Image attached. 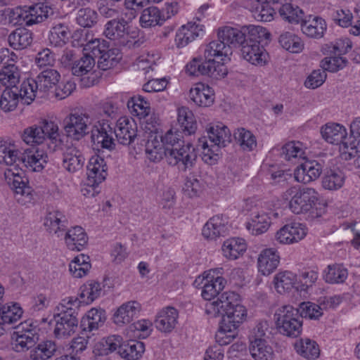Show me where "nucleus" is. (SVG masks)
Wrapping results in <instances>:
<instances>
[{
  "label": "nucleus",
  "mask_w": 360,
  "mask_h": 360,
  "mask_svg": "<svg viewBox=\"0 0 360 360\" xmlns=\"http://www.w3.org/2000/svg\"><path fill=\"white\" fill-rule=\"evenodd\" d=\"M113 134L120 144L129 146L137 136L136 123L132 119L121 117L114 128L108 121H103L92 129L91 141L94 144L100 145L102 148L112 150L115 147Z\"/></svg>",
  "instance_id": "f257e3e1"
},
{
  "label": "nucleus",
  "mask_w": 360,
  "mask_h": 360,
  "mask_svg": "<svg viewBox=\"0 0 360 360\" xmlns=\"http://www.w3.org/2000/svg\"><path fill=\"white\" fill-rule=\"evenodd\" d=\"M205 312L213 318L221 316V322L237 328L247 316L245 307L240 304V295L232 291L225 292L217 300L207 303Z\"/></svg>",
  "instance_id": "f03ea898"
},
{
  "label": "nucleus",
  "mask_w": 360,
  "mask_h": 360,
  "mask_svg": "<svg viewBox=\"0 0 360 360\" xmlns=\"http://www.w3.org/2000/svg\"><path fill=\"white\" fill-rule=\"evenodd\" d=\"M207 136L198 139L197 147L202 150V160L210 165L217 161L221 148L231 142L229 129L221 122L210 123L206 127Z\"/></svg>",
  "instance_id": "7ed1b4c3"
},
{
  "label": "nucleus",
  "mask_w": 360,
  "mask_h": 360,
  "mask_svg": "<svg viewBox=\"0 0 360 360\" xmlns=\"http://www.w3.org/2000/svg\"><path fill=\"white\" fill-rule=\"evenodd\" d=\"M79 301L77 297L62 300L58 307L59 313L54 315L56 326L53 334L57 338H65L73 335L78 328Z\"/></svg>",
  "instance_id": "20e7f679"
},
{
  "label": "nucleus",
  "mask_w": 360,
  "mask_h": 360,
  "mask_svg": "<svg viewBox=\"0 0 360 360\" xmlns=\"http://www.w3.org/2000/svg\"><path fill=\"white\" fill-rule=\"evenodd\" d=\"M256 25H249L239 30L236 27L225 26L219 28L217 33L218 39L209 43L210 52H214L216 55L222 56L226 60H230L229 56L232 54L233 48L241 47L243 42L247 39L251 27Z\"/></svg>",
  "instance_id": "39448f33"
},
{
  "label": "nucleus",
  "mask_w": 360,
  "mask_h": 360,
  "mask_svg": "<svg viewBox=\"0 0 360 360\" xmlns=\"http://www.w3.org/2000/svg\"><path fill=\"white\" fill-rule=\"evenodd\" d=\"M74 37L79 42V45L84 47V50L89 51L94 58H98V68L102 70H107L115 65L118 59L116 57V49H109L108 43L99 39H89V31L82 30L75 33Z\"/></svg>",
  "instance_id": "423d86ee"
},
{
  "label": "nucleus",
  "mask_w": 360,
  "mask_h": 360,
  "mask_svg": "<svg viewBox=\"0 0 360 360\" xmlns=\"http://www.w3.org/2000/svg\"><path fill=\"white\" fill-rule=\"evenodd\" d=\"M240 47L243 58L255 65H264L268 59V53L260 44L264 39H269L270 33L261 26L250 28L249 35Z\"/></svg>",
  "instance_id": "0eeeda50"
},
{
  "label": "nucleus",
  "mask_w": 360,
  "mask_h": 360,
  "mask_svg": "<svg viewBox=\"0 0 360 360\" xmlns=\"http://www.w3.org/2000/svg\"><path fill=\"white\" fill-rule=\"evenodd\" d=\"M210 50L208 44L204 51V58H195L186 66V72L192 76H207L214 79H218L226 75V69L223 64L217 62L215 58H220L221 61L226 59L221 55H216L213 51L207 55Z\"/></svg>",
  "instance_id": "6e6552de"
},
{
  "label": "nucleus",
  "mask_w": 360,
  "mask_h": 360,
  "mask_svg": "<svg viewBox=\"0 0 360 360\" xmlns=\"http://www.w3.org/2000/svg\"><path fill=\"white\" fill-rule=\"evenodd\" d=\"M289 200L290 210L296 214L307 213L316 205L319 200L318 193L309 187L291 186L283 194Z\"/></svg>",
  "instance_id": "1a4fd4ad"
},
{
  "label": "nucleus",
  "mask_w": 360,
  "mask_h": 360,
  "mask_svg": "<svg viewBox=\"0 0 360 360\" xmlns=\"http://www.w3.org/2000/svg\"><path fill=\"white\" fill-rule=\"evenodd\" d=\"M55 15L53 9L46 2L42 1L30 6L16 7L13 10V18L17 20V22L27 26L44 21L51 22Z\"/></svg>",
  "instance_id": "9d476101"
},
{
  "label": "nucleus",
  "mask_w": 360,
  "mask_h": 360,
  "mask_svg": "<svg viewBox=\"0 0 360 360\" xmlns=\"http://www.w3.org/2000/svg\"><path fill=\"white\" fill-rule=\"evenodd\" d=\"M278 332L285 336L296 338L302 332V317L297 308L290 305L283 306L274 314Z\"/></svg>",
  "instance_id": "9b49d317"
},
{
  "label": "nucleus",
  "mask_w": 360,
  "mask_h": 360,
  "mask_svg": "<svg viewBox=\"0 0 360 360\" xmlns=\"http://www.w3.org/2000/svg\"><path fill=\"white\" fill-rule=\"evenodd\" d=\"M20 137L27 145H39L49 139L52 143L60 141L59 129L52 121L44 120L40 125H32L25 128Z\"/></svg>",
  "instance_id": "f8f14e48"
},
{
  "label": "nucleus",
  "mask_w": 360,
  "mask_h": 360,
  "mask_svg": "<svg viewBox=\"0 0 360 360\" xmlns=\"http://www.w3.org/2000/svg\"><path fill=\"white\" fill-rule=\"evenodd\" d=\"M197 155L190 143L167 149V162L172 166H177L179 169L186 171L193 167Z\"/></svg>",
  "instance_id": "ddd939ff"
},
{
  "label": "nucleus",
  "mask_w": 360,
  "mask_h": 360,
  "mask_svg": "<svg viewBox=\"0 0 360 360\" xmlns=\"http://www.w3.org/2000/svg\"><path fill=\"white\" fill-rule=\"evenodd\" d=\"M222 270V268L210 270L205 277L199 276L194 281L196 286L203 284L201 295L205 300L210 301L214 299L224 288L226 281L219 275L221 274Z\"/></svg>",
  "instance_id": "4468645a"
},
{
  "label": "nucleus",
  "mask_w": 360,
  "mask_h": 360,
  "mask_svg": "<svg viewBox=\"0 0 360 360\" xmlns=\"http://www.w3.org/2000/svg\"><path fill=\"white\" fill-rule=\"evenodd\" d=\"M341 158H355V162H360V117L354 118L350 124V135L341 146Z\"/></svg>",
  "instance_id": "2eb2a0df"
},
{
  "label": "nucleus",
  "mask_w": 360,
  "mask_h": 360,
  "mask_svg": "<svg viewBox=\"0 0 360 360\" xmlns=\"http://www.w3.org/2000/svg\"><path fill=\"white\" fill-rule=\"evenodd\" d=\"M64 130L67 136L79 141L88 133L90 117L86 113H70L63 120Z\"/></svg>",
  "instance_id": "dca6fc26"
},
{
  "label": "nucleus",
  "mask_w": 360,
  "mask_h": 360,
  "mask_svg": "<svg viewBox=\"0 0 360 360\" xmlns=\"http://www.w3.org/2000/svg\"><path fill=\"white\" fill-rule=\"evenodd\" d=\"M6 184L15 193L17 200L22 203L31 202L32 200V188L27 185L18 169H6L4 172Z\"/></svg>",
  "instance_id": "f3484780"
},
{
  "label": "nucleus",
  "mask_w": 360,
  "mask_h": 360,
  "mask_svg": "<svg viewBox=\"0 0 360 360\" xmlns=\"http://www.w3.org/2000/svg\"><path fill=\"white\" fill-rule=\"evenodd\" d=\"M95 65V59L91 53H85L79 60L74 62L72 66V72L74 75L84 77L82 79L86 86H93L96 81V75L91 72Z\"/></svg>",
  "instance_id": "a211bd4d"
},
{
  "label": "nucleus",
  "mask_w": 360,
  "mask_h": 360,
  "mask_svg": "<svg viewBox=\"0 0 360 360\" xmlns=\"http://www.w3.org/2000/svg\"><path fill=\"white\" fill-rule=\"evenodd\" d=\"M324 167L323 161L306 160L300 164L294 172V176L297 182L309 184L317 179L321 174Z\"/></svg>",
  "instance_id": "6ab92c4d"
},
{
  "label": "nucleus",
  "mask_w": 360,
  "mask_h": 360,
  "mask_svg": "<svg viewBox=\"0 0 360 360\" xmlns=\"http://www.w3.org/2000/svg\"><path fill=\"white\" fill-rule=\"evenodd\" d=\"M307 235L305 225L299 222H291L284 225L276 234V240L281 244L297 243Z\"/></svg>",
  "instance_id": "aec40b11"
},
{
  "label": "nucleus",
  "mask_w": 360,
  "mask_h": 360,
  "mask_svg": "<svg viewBox=\"0 0 360 360\" xmlns=\"http://www.w3.org/2000/svg\"><path fill=\"white\" fill-rule=\"evenodd\" d=\"M44 225L47 232L60 238L67 230L68 220L62 212L51 209L47 211Z\"/></svg>",
  "instance_id": "412c9836"
},
{
  "label": "nucleus",
  "mask_w": 360,
  "mask_h": 360,
  "mask_svg": "<svg viewBox=\"0 0 360 360\" xmlns=\"http://www.w3.org/2000/svg\"><path fill=\"white\" fill-rule=\"evenodd\" d=\"M21 163L32 172H41L48 162V155L39 148L27 149L20 156Z\"/></svg>",
  "instance_id": "4be33fe9"
},
{
  "label": "nucleus",
  "mask_w": 360,
  "mask_h": 360,
  "mask_svg": "<svg viewBox=\"0 0 360 360\" xmlns=\"http://www.w3.org/2000/svg\"><path fill=\"white\" fill-rule=\"evenodd\" d=\"M23 331L15 332L12 337V349L20 352L32 347L39 340V335L35 328L25 329Z\"/></svg>",
  "instance_id": "5701e85b"
},
{
  "label": "nucleus",
  "mask_w": 360,
  "mask_h": 360,
  "mask_svg": "<svg viewBox=\"0 0 360 360\" xmlns=\"http://www.w3.org/2000/svg\"><path fill=\"white\" fill-rule=\"evenodd\" d=\"M178 317L179 313L175 308L172 307L163 308L156 315L155 326L162 333H170L176 327Z\"/></svg>",
  "instance_id": "b1692460"
},
{
  "label": "nucleus",
  "mask_w": 360,
  "mask_h": 360,
  "mask_svg": "<svg viewBox=\"0 0 360 360\" xmlns=\"http://www.w3.org/2000/svg\"><path fill=\"white\" fill-rule=\"evenodd\" d=\"M141 307L136 301H129L122 304L113 314V322L119 326L129 323L137 317Z\"/></svg>",
  "instance_id": "393cba45"
},
{
  "label": "nucleus",
  "mask_w": 360,
  "mask_h": 360,
  "mask_svg": "<svg viewBox=\"0 0 360 360\" xmlns=\"http://www.w3.org/2000/svg\"><path fill=\"white\" fill-rule=\"evenodd\" d=\"M229 231L228 221L223 217L216 215L209 219L204 225L202 234L208 240H216L225 236Z\"/></svg>",
  "instance_id": "a878e982"
},
{
  "label": "nucleus",
  "mask_w": 360,
  "mask_h": 360,
  "mask_svg": "<svg viewBox=\"0 0 360 360\" xmlns=\"http://www.w3.org/2000/svg\"><path fill=\"white\" fill-rule=\"evenodd\" d=\"M322 137L329 143L339 145L341 153V146L345 142L347 136L345 127L337 123H328L321 127Z\"/></svg>",
  "instance_id": "bb28decb"
},
{
  "label": "nucleus",
  "mask_w": 360,
  "mask_h": 360,
  "mask_svg": "<svg viewBox=\"0 0 360 360\" xmlns=\"http://www.w3.org/2000/svg\"><path fill=\"white\" fill-rule=\"evenodd\" d=\"M285 0H255L252 2L250 11L254 18L258 21L269 22L274 18L276 8H272L269 4L277 5V2Z\"/></svg>",
  "instance_id": "cd10ccee"
},
{
  "label": "nucleus",
  "mask_w": 360,
  "mask_h": 360,
  "mask_svg": "<svg viewBox=\"0 0 360 360\" xmlns=\"http://www.w3.org/2000/svg\"><path fill=\"white\" fill-rule=\"evenodd\" d=\"M84 162L82 152L75 146H68L63 153V167L70 173L81 170Z\"/></svg>",
  "instance_id": "c85d7f7f"
},
{
  "label": "nucleus",
  "mask_w": 360,
  "mask_h": 360,
  "mask_svg": "<svg viewBox=\"0 0 360 360\" xmlns=\"http://www.w3.org/2000/svg\"><path fill=\"white\" fill-rule=\"evenodd\" d=\"M191 99L200 107H209L213 104L214 94L208 85L198 83L190 90Z\"/></svg>",
  "instance_id": "c756f323"
},
{
  "label": "nucleus",
  "mask_w": 360,
  "mask_h": 360,
  "mask_svg": "<svg viewBox=\"0 0 360 360\" xmlns=\"http://www.w3.org/2000/svg\"><path fill=\"white\" fill-rule=\"evenodd\" d=\"M107 165L105 160L99 155L92 156L87 165V178L89 182H103L107 176Z\"/></svg>",
  "instance_id": "7c9ffc66"
},
{
  "label": "nucleus",
  "mask_w": 360,
  "mask_h": 360,
  "mask_svg": "<svg viewBox=\"0 0 360 360\" xmlns=\"http://www.w3.org/2000/svg\"><path fill=\"white\" fill-rule=\"evenodd\" d=\"M64 239L68 248L70 250L81 251L87 244L88 237L81 226H75L65 231Z\"/></svg>",
  "instance_id": "2f4dec72"
},
{
  "label": "nucleus",
  "mask_w": 360,
  "mask_h": 360,
  "mask_svg": "<svg viewBox=\"0 0 360 360\" xmlns=\"http://www.w3.org/2000/svg\"><path fill=\"white\" fill-rule=\"evenodd\" d=\"M280 257L276 250L272 248L265 249L258 258V269L263 275H269L278 266Z\"/></svg>",
  "instance_id": "473e14b6"
},
{
  "label": "nucleus",
  "mask_w": 360,
  "mask_h": 360,
  "mask_svg": "<svg viewBox=\"0 0 360 360\" xmlns=\"http://www.w3.org/2000/svg\"><path fill=\"white\" fill-rule=\"evenodd\" d=\"M70 29L68 25L58 20H54L50 27L49 41L56 47H61L69 39Z\"/></svg>",
  "instance_id": "72a5a7b5"
},
{
  "label": "nucleus",
  "mask_w": 360,
  "mask_h": 360,
  "mask_svg": "<svg viewBox=\"0 0 360 360\" xmlns=\"http://www.w3.org/2000/svg\"><path fill=\"white\" fill-rule=\"evenodd\" d=\"M34 79L39 86V91L44 94L56 86L60 79V75L57 70L47 68L41 70Z\"/></svg>",
  "instance_id": "f704fd0d"
},
{
  "label": "nucleus",
  "mask_w": 360,
  "mask_h": 360,
  "mask_svg": "<svg viewBox=\"0 0 360 360\" xmlns=\"http://www.w3.org/2000/svg\"><path fill=\"white\" fill-rule=\"evenodd\" d=\"M276 10H278L280 16L285 20L290 23H299L303 21L304 13L303 11L297 5L285 0L282 2H277Z\"/></svg>",
  "instance_id": "c9c22d12"
},
{
  "label": "nucleus",
  "mask_w": 360,
  "mask_h": 360,
  "mask_svg": "<svg viewBox=\"0 0 360 360\" xmlns=\"http://www.w3.org/2000/svg\"><path fill=\"white\" fill-rule=\"evenodd\" d=\"M271 224L270 217L264 212H253L250 214V219L246 223V229L252 235H259L265 233Z\"/></svg>",
  "instance_id": "e433bc0d"
},
{
  "label": "nucleus",
  "mask_w": 360,
  "mask_h": 360,
  "mask_svg": "<svg viewBox=\"0 0 360 360\" xmlns=\"http://www.w3.org/2000/svg\"><path fill=\"white\" fill-rule=\"evenodd\" d=\"M300 22L302 32L311 38H321L327 27L326 21L318 16L308 20L303 18V21Z\"/></svg>",
  "instance_id": "4c0bfd02"
},
{
  "label": "nucleus",
  "mask_w": 360,
  "mask_h": 360,
  "mask_svg": "<svg viewBox=\"0 0 360 360\" xmlns=\"http://www.w3.org/2000/svg\"><path fill=\"white\" fill-rule=\"evenodd\" d=\"M200 32H202V29L195 23L188 22L187 25L181 26L176 34V46L178 47L186 46L198 37Z\"/></svg>",
  "instance_id": "58836bf2"
},
{
  "label": "nucleus",
  "mask_w": 360,
  "mask_h": 360,
  "mask_svg": "<svg viewBox=\"0 0 360 360\" xmlns=\"http://www.w3.org/2000/svg\"><path fill=\"white\" fill-rule=\"evenodd\" d=\"M128 22L123 18L108 20L105 25L104 35L109 39L118 40L128 33Z\"/></svg>",
  "instance_id": "ea45409f"
},
{
  "label": "nucleus",
  "mask_w": 360,
  "mask_h": 360,
  "mask_svg": "<svg viewBox=\"0 0 360 360\" xmlns=\"http://www.w3.org/2000/svg\"><path fill=\"white\" fill-rule=\"evenodd\" d=\"M274 287L278 293H283L292 288L300 289L297 276L291 271H285L277 274L274 278Z\"/></svg>",
  "instance_id": "a19ab883"
},
{
  "label": "nucleus",
  "mask_w": 360,
  "mask_h": 360,
  "mask_svg": "<svg viewBox=\"0 0 360 360\" xmlns=\"http://www.w3.org/2000/svg\"><path fill=\"white\" fill-rule=\"evenodd\" d=\"M79 290V305L82 303L89 304L101 296L102 287L98 281H89L80 287Z\"/></svg>",
  "instance_id": "79ce46f5"
},
{
  "label": "nucleus",
  "mask_w": 360,
  "mask_h": 360,
  "mask_svg": "<svg viewBox=\"0 0 360 360\" xmlns=\"http://www.w3.org/2000/svg\"><path fill=\"white\" fill-rule=\"evenodd\" d=\"M32 33L25 28H17L8 37L9 45L15 50L29 46L32 42Z\"/></svg>",
  "instance_id": "37998d69"
},
{
  "label": "nucleus",
  "mask_w": 360,
  "mask_h": 360,
  "mask_svg": "<svg viewBox=\"0 0 360 360\" xmlns=\"http://www.w3.org/2000/svg\"><path fill=\"white\" fill-rule=\"evenodd\" d=\"M105 321V311L91 309L81 320V328L84 331H93L103 325Z\"/></svg>",
  "instance_id": "c03bdc74"
},
{
  "label": "nucleus",
  "mask_w": 360,
  "mask_h": 360,
  "mask_svg": "<svg viewBox=\"0 0 360 360\" xmlns=\"http://www.w3.org/2000/svg\"><path fill=\"white\" fill-rule=\"evenodd\" d=\"M247 245L242 238H230L224 242L222 252L229 259H236L246 250Z\"/></svg>",
  "instance_id": "a18cd8bd"
},
{
  "label": "nucleus",
  "mask_w": 360,
  "mask_h": 360,
  "mask_svg": "<svg viewBox=\"0 0 360 360\" xmlns=\"http://www.w3.org/2000/svg\"><path fill=\"white\" fill-rule=\"evenodd\" d=\"M20 98V91L18 86L5 88L0 98V108L5 112L15 110Z\"/></svg>",
  "instance_id": "49530a36"
},
{
  "label": "nucleus",
  "mask_w": 360,
  "mask_h": 360,
  "mask_svg": "<svg viewBox=\"0 0 360 360\" xmlns=\"http://www.w3.org/2000/svg\"><path fill=\"white\" fill-rule=\"evenodd\" d=\"M177 121L180 129L185 134L191 135L195 132L197 123L193 112L188 108L181 107L178 109Z\"/></svg>",
  "instance_id": "de8ad7c7"
},
{
  "label": "nucleus",
  "mask_w": 360,
  "mask_h": 360,
  "mask_svg": "<svg viewBox=\"0 0 360 360\" xmlns=\"http://www.w3.org/2000/svg\"><path fill=\"white\" fill-rule=\"evenodd\" d=\"M139 22L144 28L160 26L164 23V16L161 18V11L158 7L150 6L142 11Z\"/></svg>",
  "instance_id": "09e8293b"
},
{
  "label": "nucleus",
  "mask_w": 360,
  "mask_h": 360,
  "mask_svg": "<svg viewBox=\"0 0 360 360\" xmlns=\"http://www.w3.org/2000/svg\"><path fill=\"white\" fill-rule=\"evenodd\" d=\"M250 342L249 350L252 358L255 360H273V349L266 344V340H251Z\"/></svg>",
  "instance_id": "8fccbe9b"
},
{
  "label": "nucleus",
  "mask_w": 360,
  "mask_h": 360,
  "mask_svg": "<svg viewBox=\"0 0 360 360\" xmlns=\"http://www.w3.org/2000/svg\"><path fill=\"white\" fill-rule=\"evenodd\" d=\"M295 349L299 354L309 360H314L320 354V349L317 343L309 338L301 339L295 342Z\"/></svg>",
  "instance_id": "3c124183"
},
{
  "label": "nucleus",
  "mask_w": 360,
  "mask_h": 360,
  "mask_svg": "<svg viewBox=\"0 0 360 360\" xmlns=\"http://www.w3.org/2000/svg\"><path fill=\"white\" fill-rule=\"evenodd\" d=\"M120 356L128 360H134L139 359L145 351V345L143 342L130 340L123 342L120 347Z\"/></svg>",
  "instance_id": "603ef678"
},
{
  "label": "nucleus",
  "mask_w": 360,
  "mask_h": 360,
  "mask_svg": "<svg viewBox=\"0 0 360 360\" xmlns=\"http://www.w3.org/2000/svg\"><path fill=\"white\" fill-rule=\"evenodd\" d=\"M39 87L35 79H28L24 81L19 88L21 100H24L25 103L30 104L36 97L42 98L44 94L39 91Z\"/></svg>",
  "instance_id": "864d4df0"
},
{
  "label": "nucleus",
  "mask_w": 360,
  "mask_h": 360,
  "mask_svg": "<svg viewBox=\"0 0 360 360\" xmlns=\"http://www.w3.org/2000/svg\"><path fill=\"white\" fill-rule=\"evenodd\" d=\"M167 149L162 143L159 141L157 136L153 139H148L146 144V153L149 160L153 162L160 161L165 156L167 159Z\"/></svg>",
  "instance_id": "5fc2aeb1"
},
{
  "label": "nucleus",
  "mask_w": 360,
  "mask_h": 360,
  "mask_svg": "<svg viewBox=\"0 0 360 360\" xmlns=\"http://www.w3.org/2000/svg\"><path fill=\"white\" fill-rule=\"evenodd\" d=\"M56 349L57 347L55 342L52 340H44L39 343L37 346L31 351L30 358L32 360H46L54 355Z\"/></svg>",
  "instance_id": "6e6d98bb"
},
{
  "label": "nucleus",
  "mask_w": 360,
  "mask_h": 360,
  "mask_svg": "<svg viewBox=\"0 0 360 360\" xmlns=\"http://www.w3.org/2000/svg\"><path fill=\"white\" fill-rule=\"evenodd\" d=\"M345 176L342 171L335 169L326 172L322 180L323 187L328 190H338L345 182Z\"/></svg>",
  "instance_id": "4d7b16f0"
},
{
  "label": "nucleus",
  "mask_w": 360,
  "mask_h": 360,
  "mask_svg": "<svg viewBox=\"0 0 360 360\" xmlns=\"http://www.w3.org/2000/svg\"><path fill=\"white\" fill-rule=\"evenodd\" d=\"M347 269L342 264L329 265L324 271L323 278L328 283H342L347 278Z\"/></svg>",
  "instance_id": "13d9d810"
},
{
  "label": "nucleus",
  "mask_w": 360,
  "mask_h": 360,
  "mask_svg": "<svg viewBox=\"0 0 360 360\" xmlns=\"http://www.w3.org/2000/svg\"><path fill=\"white\" fill-rule=\"evenodd\" d=\"M20 82V72L17 66L9 64L1 68L0 71V83L6 88L17 86Z\"/></svg>",
  "instance_id": "bf43d9fd"
},
{
  "label": "nucleus",
  "mask_w": 360,
  "mask_h": 360,
  "mask_svg": "<svg viewBox=\"0 0 360 360\" xmlns=\"http://www.w3.org/2000/svg\"><path fill=\"white\" fill-rule=\"evenodd\" d=\"M127 107L134 116L140 119L147 117L150 112V104L141 96L131 97L127 101Z\"/></svg>",
  "instance_id": "052dcab7"
},
{
  "label": "nucleus",
  "mask_w": 360,
  "mask_h": 360,
  "mask_svg": "<svg viewBox=\"0 0 360 360\" xmlns=\"http://www.w3.org/2000/svg\"><path fill=\"white\" fill-rule=\"evenodd\" d=\"M236 143L244 150L251 151L257 146L256 138L253 134L245 128H239L234 131Z\"/></svg>",
  "instance_id": "680f3d73"
},
{
  "label": "nucleus",
  "mask_w": 360,
  "mask_h": 360,
  "mask_svg": "<svg viewBox=\"0 0 360 360\" xmlns=\"http://www.w3.org/2000/svg\"><path fill=\"white\" fill-rule=\"evenodd\" d=\"M126 331L129 338H146L151 333L152 323L146 319L139 320L129 326Z\"/></svg>",
  "instance_id": "e2e57ef3"
},
{
  "label": "nucleus",
  "mask_w": 360,
  "mask_h": 360,
  "mask_svg": "<svg viewBox=\"0 0 360 360\" xmlns=\"http://www.w3.org/2000/svg\"><path fill=\"white\" fill-rule=\"evenodd\" d=\"M279 43L283 49L292 53H300L304 47L302 39L298 36L289 32L281 34Z\"/></svg>",
  "instance_id": "0e129e2a"
},
{
  "label": "nucleus",
  "mask_w": 360,
  "mask_h": 360,
  "mask_svg": "<svg viewBox=\"0 0 360 360\" xmlns=\"http://www.w3.org/2000/svg\"><path fill=\"white\" fill-rule=\"evenodd\" d=\"M238 336V328L221 322L219 329L215 335L216 342L220 346L230 344Z\"/></svg>",
  "instance_id": "69168bd1"
},
{
  "label": "nucleus",
  "mask_w": 360,
  "mask_h": 360,
  "mask_svg": "<svg viewBox=\"0 0 360 360\" xmlns=\"http://www.w3.org/2000/svg\"><path fill=\"white\" fill-rule=\"evenodd\" d=\"M123 339L120 335H113L102 339L99 342L100 354L108 355L110 353L117 352L120 354V347L123 345Z\"/></svg>",
  "instance_id": "338daca9"
},
{
  "label": "nucleus",
  "mask_w": 360,
  "mask_h": 360,
  "mask_svg": "<svg viewBox=\"0 0 360 360\" xmlns=\"http://www.w3.org/2000/svg\"><path fill=\"white\" fill-rule=\"evenodd\" d=\"M0 314L3 321L2 325L6 323L13 324L21 318L22 309L18 304L3 306L1 308Z\"/></svg>",
  "instance_id": "774afa93"
}]
</instances>
